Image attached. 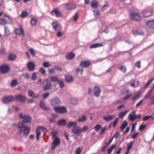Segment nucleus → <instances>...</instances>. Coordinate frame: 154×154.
Wrapping results in <instances>:
<instances>
[{
  "instance_id": "f257e3e1",
  "label": "nucleus",
  "mask_w": 154,
  "mask_h": 154,
  "mask_svg": "<svg viewBox=\"0 0 154 154\" xmlns=\"http://www.w3.org/2000/svg\"><path fill=\"white\" fill-rule=\"evenodd\" d=\"M130 18L135 22H139L141 20V17L138 12H131L130 14Z\"/></svg>"
},
{
  "instance_id": "f03ea898",
  "label": "nucleus",
  "mask_w": 154,
  "mask_h": 154,
  "mask_svg": "<svg viewBox=\"0 0 154 154\" xmlns=\"http://www.w3.org/2000/svg\"><path fill=\"white\" fill-rule=\"evenodd\" d=\"M20 119H22L23 122L24 123H30L32 120V117L29 115L20 113L19 115Z\"/></svg>"
},
{
  "instance_id": "7ed1b4c3",
  "label": "nucleus",
  "mask_w": 154,
  "mask_h": 154,
  "mask_svg": "<svg viewBox=\"0 0 154 154\" xmlns=\"http://www.w3.org/2000/svg\"><path fill=\"white\" fill-rule=\"evenodd\" d=\"M64 9L72 11L75 10L76 7V5L71 2L63 4L62 5Z\"/></svg>"
},
{
  "instance_id": "20e7f679",
  "label": "nucleus",
  "mask_w": 154,
  "mask_h": 154,
  "mask_svg": "<svg viewBox=\"0 0 154 154\" xmlns=\"http://www.w3.org/2000/svg\"><path fill=\"white\" fill-rule=\"evenodd\" d=\"M52 139L53 140L51 143L50 149L53 150L55 149L57 146L60 145V139L58 137H56L55 138Z\"/></svg>"
},
{
  "instance_id": "39448f33",
  "label": "nucleus",
  "mask_w": 154,
  "mask_h": 154,
  "mask_svg": "<svg viewBox=\"0 0 154 154\" xmlns=\"http://www.w3.org/2000/svg\"><path fill=\"white\" fill-rule=\"evenodd\" d=\"M53 109L55 112L60 114H64L67 112V109L64 106L54 107Z\"/></svg>"
},
{
  "instance_id": "423d86ee",
  "label": "nucleus",
  "mask_w": 154,
  "mask_h": 154,
  "mask_svg": "<svg viewBox=\"0 0 154 154\" xmlns=\"http://www.w3.org/2000/svg\"><path fill=\"white\" fill-rule=\"evenodd\" d=\"M153 13V11L151 8H146L143 11V16L144 17H149L152 16Z\"/></svg>"
},
{
  "instance_id": "0eeeda50",
  "label": "nucleus",
  "mask_w": 154,
  "mask_h": 154,
  "mask_svg": "<svg viewBox=\"0 0 154 154\" xmlns=\"http://www.w3.org/2000/svg\"><path fill=\"white\" fill-rule=\"evenodd\" d=\"M51 82L49 80L46 79L43 81V90L46 91L50 89L51 86Z\"/></svg>"
},
{
  "instance_id": "6e6552de",
  "label": "nucleus",
  "mask_w": 154,
  "mask_h": 154,
  "mask_svg": "<svg viewBox=\"0 0 154 154\" xmlns=\"http://www.w3.org/2000/svg\"><path fill=\"white\" fill-rule=\"evenodd\" d=\"M10 67L8 64L2 65L0 66V72L1 74H6L8 72Z\"/></svg>"
},
{
  "instance_id": "1a4fd4ad",
  "label": "nucleus",
  "mask_w": 154,
  "mask_h": 154,
  "mask_svg": "<svg viewBox=\"0 0 154 154\" xmlns=\"http://www.w3.org/2000/svg\"><path fill=\"white\" fill-rule=\"evenodd\" d=\"M14 98L12 95L5 96L2 99V101L4 103H8L14 101Z\"/></svg>"
},
{
  "instance_id": "9d476101",
  "label": "nucleus",
  "mask_w": 154,
  "mask_h": 154,
  "mask_svg": "<svg viewBox=\"0 0 154 154\" xmlns=\"http://www.w3.org/2000/svg\"><path fill=\"white\" fill-rule=\"evenodd\" d=\"M14 33L17 35L24 36V32L22 26L20 25L19 28H15L14 30Z\"/></svg>"
},
{
  "instance_id": "9b49d317",
  "label": "nucleus",
  "mask_w": 154,
  "mask_h": 154,
  "mask_svg": "<svg viewBox=\"0 0 154 154\" xmlns=\"http://www.w3.org/2000/svg\"><path fill=\"white\" fill-rule=\"evenodd\" d=\"M50 103L51 105L54 107H57L58 106L60 105L61 102L59 99L55 97L51 100Z\"/></svg>"
},
{
  "instance_id": "f8f14e48",
  "label": "nucleus",
  "mask_w": 154,
  "mask_h": 154,
  "mask_svg": "<svg viewBox=\"0 0 154 154\" xmlns=\"http://www.w3.org/2000/svg\"><path fill=\"white\" fill-rule=\"evenodd\" d=\"M52 16L55 15L57 17H62V14L57 8H55L53 9L50 12Z\"/></svg>"
},
{
  "instance_id": "ddd939ff",
  "label": "nucleus",
  "mask_w": 154,
  "mask_h": 154,
  "mask_svg": "<svg viewBox=\"0 0 154 154\" xmlns=\"http://www.w3.org/2000/svg\"><path fill=\"white\" fill-rule=\"evenodd\" d=\"M23 128V130L20 129V132L23 131V135L28 136L30 132V127L26 125Z\"/></svg>"
},
{
  "instance_id": "4468645a",
  "label": "nucleus",
  "mask_w": 154,
  "mask_h": 154,
  "mask_svg": "<svg viewBox=\"0 0 154 154\" xmlns=\"http://www.w3.org/2000/svg\"><path fill=\"white\" fill-rule=\"evenodd\" d=\"M72 131L75 135L79 136L82 132V129L79 127H75L72 129Z\"/></svg>"
},
{
  "instance_id": "2eb2a0df",
  "label": "nucleus",
  "mask_w": 154,
  "mask_h": 154,
  "mask_svg": "<svg viewBox=\"0 0 154 154\" xmlns=\"http://www.w3.org/2000/svg\"><path fill=\"white\" fill-rule=\"evenodd\" d=\"M15 100L21 102H24L26 100V97L21 94L17 95L15 96Z\"/></svg>"
},
{
  "instance_id": "dca6fc26",
  "label": "nucleus",
  "mask_w": 154,
  "mask_h": 154,
  "mask_svg": "<svg viewBox=\"0 0 154 154\" xmlns=\"http://www.w3.org/2000/svg\"><path fill=\"white\" fill-rule=\"evenodd\" d=\"M35 65L32 61H29L27 64V67L28 70L30 71H33L34 70Z\"/></svg>"
},
{
  "instance_id": "f3484780",
  "label": "nucleus",
  "mask_w": 154,
  "mask_h": 154,
  "mask_svg": "<svg viewBox=\"0 0 154 154\" xmlns=\"http://www.w3.org/2000/svg\"><path fill=\"white\" fill-rule=\"evenodd\" d=\"M94 95L97 97H99L101 92L100 88L98 86H95L94 88Z\"/></svg>"
},
{
  "instance_id": "a211bd4d",
  "label": "nucleus",
  "mask_w": 154,
  "mask_h": 154,
  "mask_svg": "<svg viewBox=\"0 0 154 154\" xmlns=\"http://www.w3.org/2000/svg\"><path fill=\"white\" fill-rule=\"evenodd\" d=\"M39 106L44 111H48L50 110V108L46 105L45 103L43 101H41L39 104Z\"/></svg>"
},
{
  "instance_id": "6ab92c4d",
  "label": "nucleus",
  "mask_w": 154,
  "mask_h": 154,
  "mask_svg": "<svg viewBox=\"0 0 154 154\" xmlns=\"http://www.w3.org/2000/svg\"><path fill=\"white\" fill-rule=\"evenodd\" d=\"M65 79L67 82L69 83L72 82L74 80V79L72 76L68 75H65Z\"/></svg>"
},
{
  "instance_id": "aec40b11",
  "label": "nucleus",
  "mask_w": 154,
  "mask_h": 154,
  "mask_svg": "<svg viewBox=\"0 0 154 154\" xmlns=\"http://www.w3.org/2000/svg\"><path fill=\"white\" fill-rule=\"evenodd\" d=\"M91 63L88 61H85L81 62L80 65L82 67L87 68L91 65Z\"/></svg>"
},
{
  "instance_id": "412c9836",
  "label": "nucleus",
  "mask_w": 154,
  "mask_h": 154,
  "mask_svg": "<svg viewBox=\"0 0 154 154\" xmlns=\"http://www.w3.org/2000/svg\"><path fill=\"white\" fill-rule=\"evenodd\" d=\"M146 24L149 27L154 29V20H147L146 22Z\"/></svg>"
},
{
  "instance_id": "4be33fe9",
  "label": "nucleus",
  "mask_w": 154,
  "mask_h": 154,
  "mask_svg": "<svg viewBox=\"0 0 154 154\" xmlns=\"http://www.w3.org/2000/svg\"><path fill=\"white\" fill-rule=\"evenodd\" d=\"M115 117V115H108L107 116H104L103 117V119L106 122H108Z\"/></svg>"
},
{
  "instance_id": "5701e85b",
  "label": "nucleus",
  "mask_w": 154,
  "mask_h": 154,
  "mask_svg": "<svg viewBox=\"0 0 154 154\" xmlns=\"http://www.w3.org/2000/svg\"><path fill=\"white\" fill-rule=\"evenodd\" d=\"M59 126H64L66 125V121L64 119L59 120L57 122Z\"/></svg>"
},
{
  "instance_id": "b1692460",
  "label": "nucleus",
  "mask_w": 154,
  "mask_h": 154,
  "mask_svg": "<svg viewBox=\"0 0 154 154\" xmlns=\"http://www.w3.org/2000/svg\"><path fill=\"white\" fill-rule=\"evenodd\" d=\"M103 45L101 43H97L91 45L89 47L91 49L95 48L98 47H103Z\"/></svg>"
},
{
  "instance_id": "393cba45",
  "label": "nucleus",
  "mask_w": 154,
  "mask_h": 154,
  "mask_svg": "<svg viewBox=\"0 0 154 154\" xmlns=\"http://www.w3.org/2000/svg\"><path fill=\"white\" fill-rule=\"evenodd\" d=\"M75 56V54L73 52H71L67 54L66 56V58L67 59H73Z\"/></svg>"
},
{
  "instance_id": "a878e982",
  "label": "nucleus",
  "mask_w": 154,
  "mask_h": 154,
  "mask_svg": "<svg viewBox=\"0 0 154 154\" xmlns=\"http://www.w3.org/2000/svg\"><path fill=\"white\" fill-rule=\"evenodd\" d=\"M8 60H9L12 61L15 60L16 59L17 57L15 54H14L12 53H10L8 56Z\"/></svg>"
},
{
  "instance_id": "bb28decb",
  "label": "nucleus",
  "mask_w": 154,
  "mask_h": 154,
  "mask_svg": "<svg viewBox=\"0 0 154 154\" xmlns=\"http://www.w3.org/2000/svg\"><path fill=\"white\" fill-rule=\"evenodd\" d=\"M76 125L77 123L75 122L71 121L69 122L68 123L67 127L69 129L72 127H76L75 126Z\"/></svg>"
},
{
  "instance_id": "cd10ccee",
  "label": "nucleus",
  "mask_w": 154,
  "mask_h": 154,
  "mask_svg": "<svg viewBox=\"0 0 154 154\" xmlns=\"http://www.w3.org/2000/svg\"><path fill=\"white\" fill-rule=\"evenodd\" d=\"M91 6L93 8H96L98 6L97 2L95 0H93L91 3Z\"/></svg>"
},
{
  "instance_id": "c85d7f7f",
  "label": "nucleus",
  "mask_w": 154,
  "mask_h": 154,
  "mask_svg": "<svg viewBox=\"0 0 154 154\" xmlns=\"http://www.w3.org/2000/svg\"><path fill=\"white\" fill-rule=\"evenodd\" d=\"M24 123L23 121L19 122L17 124V128L20 130L23 128L25 126L24 125Z\"/></svg>"
},
{
  "instance_id": "c756f323",
  "label": "nucleus",
  "mask_w": 154,
  "mask_h": 154,
  "mask_svg": "<svg viewBox=\"0 0 154 154\" xmlns=\"http://www.w3.org/2000/svg\"><path fill=\"white\" fill-rule=\"evenodd\" d=\"M59 23L57 22H53L51 23V25L53 27V28L54 30H56L59 26Z\"/></svg>"
},
{
  "instance_id": "7c9ffc66",
  "label": "nucleus",
  "mask_w": 154,
  "mask_h": 154,
  "mask_svg": "<svg viewBox=\"0 0 154 154\" xmlns=\"http://www.w3.org/2000/svg\"><path fill=\"white\" fill-rule=\"evenodd\" d=\"M86 119L85 116L82 115L81 117H79L77 120L79 122H82L85 121Z\"/></svg>"
},
{
  "instance_id": "2f4dec72",
  "label": "nucleus",
  "mask_w": 154,
  "mask_h": 154,
  "mask_svg": "<svg viewBox=\"0 0 154 154\" xmlns=\"http://www.w3.org/2000/svg\"><path fill=\"white\" fill-rule=\"evenodd\" d=\"M105 4L101 8V11H103L106 10L109 7V5L108 2H105Z\"/></svg>"
},
{
  "instance_id": "473e14b6",
  "label": "nucleus",
  "mask_w": 154,
  "mask_h": 154,
  "mask_svg": "<svg viewBox=\"0 0 154 154\" xmlns=\"http://www.w3.org/2000/svg\"><path fill=\"white\" fill-rule=\"evenodd\" d=\"M75 71L77 75H78L79 74L82 75L83 73L84 69L82 68L80 69L78 68L76 69Z\"/></svg>"
},
{
  "instance_id": "72a5a7b5",
  "label": "nucleus",
  "mask_w": 154,
  "mask_h": 154,
  "mask_svg": "<svg viewBox=\"0 0 154 154\" xmlns=\"http://www.w3.org/2000/svg\"><path fill=\"white\" fill-rule=\"evenodd\" d=\"M7 21L4 18L0 19V24L2 25H5L7 23Z\"/></svg>"
},
{
  "instance_id": "f704fd0d",
  "label": "nucleus",
  "mask_w": 154,
  "mask_h": 154,
  "mask_svg": "<svg viewBox=\"0 0 154 154\" xmlns=\"http://www.w3.org/2000/svg\"><path fill=\"white\" fill-rule=\"evenodd\" d=\"M36 133V138L37 140L38 141L39 140V136L41 134V132L38 129L36 128L35 130Z\"/></svg>"
},
{
  "instance_id": "c9c22d12",
  "label": "nucleus",
  "mask_w": 154,
  "mask_h": 154,
  "mask_svg": "<svg viewBox=\"0 0 154 154\" xmlns=\"http://www.w3.org/2000/svg\"><path fill=\"white\" fill-rule=\"evenodd\" d=\"M37 20L36 19L32 18L30 21V23L32 26H35L37 22Z\"/></svg>"
},
{
  "instance_id": "e433bc0d",
  "label": "nucleus",
  "mask_w": 154,
  "mask_h": 154,
  "mask_svg": "<svg viewBox=\"0 0 154 154\" xmlns=\"http://www.w3.org/2000/svg\"><path fill=\"white\" fill-rule=\"evenodd\" d=\"M115 147L116 145L114 144L111 146L107 150L108 152L107 154H110L112 150Z\"/></svg>"
},
{
  "instance_id": "4c0bfd02",
  "label": "nucleus",
  "mask_w": 154,
  "mask_h": 154,
  "mask_svg": "<svg viewBox=\"0 0 154 154\" xmlns=\"http://www.w3.org/2000/svg\"><path fill=\"white\" fill-rule=\"evenodd\" d=\"M119 69L123 73L126 72L127 71L126 68L125 66L123 65H121Z\"/></svg>"
},
{
  "instance_id": "58836bf2",
  "label": "nucleus",
  "mask_w": 154,
  "mask_h": 154,
  "mask_svg": "<svg viewBox=\"0 0 154 154\" xmlns=\"http://www.w3.org/2000/svg\"><path fill=\"white\" fill-rule=\"evenodd\" d=\"M58 131H55L54 132L52 131L50 133V134H51L52 139L55 138L56 137H58L57 135L58 134Z\"/></svg>"
},
{
  "instance_id": "ea45409f",
  "label": "nucleus",
  "mask_w": 154,
  "mask_h": 154,
  "mask_svg": "<svg viewBox=\"0 0 154 154\" xmlns=\"http://www.w3.org/2000/svg\"><path fill=\"white\" fill-rule=\"evenodd\" d=\"M18 84V83L17 80L15 79L12 81L11 82V87H13L17 85Z\"/></svg>"
},
{
  "instance_id": "a19ab883",
  "label": "nucleus",
  "mask_w": 154,
  "mask_h": 154,
  "mask_svg": "<svg viewBox=\"0 0 154 154\" xmlns=\"http://www.w3.org/2000/svg\"><path fill=\"white\" fill-rule=\"evenodd\" d=\"M128 112V110H126L120 113L119 115V117L120 118H122Z\"/></svg>"
},
{
  "instance_id": "79ce46f5",
  "label": "nucleus",
  "mask_w": 154,
  "mask_h": 154,
  "mask_svg": "<svg viewBox=\"0 0 154 154\" xmlns=\"http://www.w3.org/2000/svg\"><path fill=\"white\" fill-rule=\"evenodd\" d=\"M51 80L53 82H58L59 80L58 79L57 76H51L50 78Z\"/></svg>"
},
{
  "instance_id": "37998d69",
  "label": "nucleus",
  "mask_w": 154,
  "mask_h": 154,
  "mask_svg": "<svg viewBox=\"0 0 154 154\" xmlns=\"http://www.w3.org/2000/svg\"><path fill=\"white\" fill-rule=\"evenodd\" d=\"M0 54L1 55H5L6 54L5 48L4 47H2L0 51Z\"/></svg>"
},
{
  "instance_id": "c03bdc74",
  "label": "nucleus",
  "mask_w": 154,
  "mask_h": 154,
  "mask_svg": "<svg viewBox=\"0 0 154 154\" xmlns=\"http://www.w3.org/2000/svg\"><path fill=\"white\" fill-rule=\"evenodd\" d=\"M58 83L59 85V87L60 88H63L65 86V85L62 80H59L58 82Z\"/></svg>"
},
{
  "instance_id": "a18cd8bd",
  "label": "nucleus",
  "mask_w": 154,
  "mask_h": 154,
  "mask_svg": "<svg viewBox=\"0 0 154 154\" xmlns=\"http://www.w3.org/2000/svg\"><path fill=\"white\" fill-rule=\"evenodd\" d=\"M128 123L127 122H125V121L123 122V123L122 124V125L120 127V129H122L121 131H122L123 129L125 128V127L127 125Z\"/></svg>"
},
{
  "instance_id": "49530a36",
  "label": "nucleus",
  "mask_w": 154,
  "mask_h": 154,
  "mask_svg": "<svg viewBox=\"0 0 154 154\" xmlns=\"http://www.w3.org/2000/svg\"><path fill=\"white\" fill-rule=\"evenodd\" d=\"M28 14L27 12L26 11H23L21 14L20 16L22 18L26 17Z\"/></svg>"
},
{
  "instance_id": "de8ad7c7",
  "label": "nucleus",
  "mask_w": 154,
  "mask_h": 154,
  "mask_svg": "<svg viewBox=\"0 0 154 154\" xmlns=\"http://www.w3.org/2000/svg\"><path fill=\"white\" fill-rule=\"evenodd\" d=\"M132 32L133 35H143L144 34V33L143 32H139L138 30H137L136 32L133 31Z\"/></svg>"
},
{
  "instance_id": "09e8293b",
  "label": "nucleus",
  "mask_w": 154,
  "mask_h": 154,
  "mask_svg": "<svg viewBox=\"0 0 154 154\" xmlns=\"http://www.w3.org/2000/svg\"><path fill=\"white\" fill-rule=\"evenodd\" d=\"M82 149L80 147H79L77 148L75 151V154H80L82 152Z\"/></svg>"
},
{
  "instance_id": "8fccbe9b",
  "label": "nucleus",
  "mask_w": 154,
  "mask_h": 154,
  "mask_svg": "<svg viewBox=\"0 0 154 154\" xmlns=\"http://www.w3.org/2000/svg\"><path fill=\"white\" fill-rule=\"evenodd\" d=\"M102 128V125H100L98 124L96 125L94 128L95 130L96 131H98L99 130Z\"/></svg>"
},
{
  "instance_id": "3c124183",
  "label": "nucleus",
  "mask_w": 154,
  "mask_h": 154,
  "mask_svg": "<svg viewBox=\"0 0 154 154\" xmlns=\"http://www.w3.org/2000/svg\"><path fill=\"white\" fill-rule=\"evenodd\" d=\"M4 29L5 30V35H8L10 34V32L9 30L7 29L5 26H4Z\"/></svg>"
},
{
  "instance_id": "603ef678",
  "label": "nucleus",
  "mask_w": 154,
  "mask_h": 154,
  "mask_svg": "<svg viewBox=\"0 0 154 154\" xmlns=\"http://www.w3.org/2000/svg\"><path fill=\"white\" fill-rule=\"evenodd\" d=\"M42 65L45 67L48 68L51 66V65L48 62H44L43 63Z\"/></svg>"
},
{
  "instance_id": "864d4df0",
  "label": "nucleus",
  "mask_w": 154,
  "mask_h": 154,
  "mask_svg": "<svg viewBox=\"0 0 154 154\" xmlns=\"http://www.w3.org/2000/svg\"><path fill=\"white\" fill-rule=\"evenodd\" d=\"M78 15H79V12H78V11H77L75 13V14H74V15L73 17V20L74 21H75L78 19Z\"/></svg>"
},
{
  "instance_id": "5fc2aeb1",
  "label": "nucleus",
  "mask_w": 154,
  "mask_h": 154,
  "mask_svg": "<svg viewBox=\"0 0 154 154\" xmlns=\"http://www.w3.org/2000/svg\"><path fill=\"white\" fill-rule=\"evenodd\" d=\"M70 102L72 104L76 105L78 103V100L76 99H72L71 100Z\"/></svg>"
},
{
  "instance_id": "6e6d98bb",
  "label": "nucleus",
  "mask_w": 154,
  "mask_h": 154,
  "mask_svg": "<svg viewBox=\"0 0 154 154\" xmlns=\"http://www.w3.org/2000/svg\"><path fill=\"white\" fill-rule=\"evenodd\" d=\"M141 61L140 60L137 61L135 63V66L139 69L141 67Z\"/></svg>"
},
{
  "instance_id": "4d7b16f0",
  "label": "nucleus",
  "mask_w": 154,
  "mask_h": 154,
  "mask_svg": "<svg viewBox=\"0 0 154 154\" xmlns=\"http://www.w3.org/2000/svg\"><path fill=\"white\" fill-rule=\"evenodd\" d=\"M37 79L36 73L35 72H34L32 74L31 77V79L32 80H35Z\"/></svg>"
},
{
  "instance_id": "13d9d810",
  "label": "nucleus",
  "mask_w": 154,
  "mask_h": 154,
  "mask_svg": "<svg viewBox=\"0 0 154 154\" xmlns=\"http://www.w3.org/2000/svg\"><path fill=\"white\" fill-rule=\"evenodd\" d=\"M39 72L42 74L45 75L46 74V71L43 68H41L39 69Z\"/></svg>"
},
{
  "instance_id": "bf43d9fd",
  "label": "nucleus",
  "mask_w": 154,
  "mask_h": 154,
  "mask_svg": "<svg viewBox=\"0 0 154 154\" xmlns=\"http://www.w3.org/2000/svg\"><path fill=\"white\" fill-rule=\"evenodd\" d=\"M152 117V116H145L143 118V121H146Z\"/></svg>"
},
{
  "instance_id": "052dcab7",
  "label": "nucleus",
  "mask_w": 154,
  "mask_h": 154,
  "mask_svg": "<svg viewBox=\"0 0 154 154\" xmlns=\"http://www.w3.org/2000/svg\"><path fill=\"white\" fill-rule=\"evenodd\" d=\"M128 118L130 120L134 121L135 119V116H132L131 114H130L128 115Z\"/></svg>"
},
{
  "instance_id": "680f3d73",
  "label": "nucleus",
  "mask_w": 154,
  "mask_h": 154,
  "mask_svg": "<svg viewBox=\"0 0 154 154\" xmlns=\"http://www.w3.org/2000/svg\"><path fill=\"white\" fill-rule=\"evenodd\" d=\"M152 93V89L149 90L147 94L145 95V97L147 98H148L151 94Z\"/></svg>"
},
{
  "instance_id": "e2e57ef3",
  "label": "nucleus",
  "mask_w": 154,
  "mask_h": 154,
  "mask_svg": "<svg viewBox=\"0 0 154 154\" xmlns=\"http://www.w3.org/2000/svg\"><path fill=\"white\" fill-rule=\"evenodd\" d=\"M119 119L118 118H116L113 122V126L115 127L116 126L117 123Z\"/></svg>"
},
{
  "instance_id": "0e129e2a",
  "label": "nucleus",
  "mask_w": 154,
  "mask_h": 154,
  "mask_svg": "<svg viewBox=\"0 0 154 154\" xmlns=\"http://www.w3.org/2000/svg\"><path fill=\"white\" fill-rule=\"evenodd\" d=\"M34 93V92L31 90H29L28 92V94L30 97H32Z\"/></svg>"
},
{
  "instance_id": "69168bd1",
  "label": "nucleus",
  "mask_w": 154,
  "mask_h": 154,
  "mask_svg": "<svg viewBox=\"0 0 154 154\" xmlns=\"http://www.w3.org/2000/svg\"><path fill=\"white\" fill-rule=\"evenodd\" d=\"M133 142V141H132V142H129V145L128 146L127 148V150L129 151L130 150V149H131V147L133 145V144H132Z\"/></svg>"
},
{
  "instance_id": "338daca9",
  "label": "nucleus",
  "mask_w": 154,
  "mask_h": 154,
  "mask_svg": "<svg viewBox=\"0 0 154 154\" xmlns=\"http://www.w3.org/2000/svg\"><path fill=\"white\" fill-rule=\"evenodd\" d=\"M88 129V127L87 125L84 126L82 129V132H85L87 131Z\"/></svg>"
},
{
  "instance_id": "774afa93",
  "label": "nucleus",
  "mask_w": 154,
  "mask_h": 154,
  "mask_svg": "<svg viewBox=\"0 0 154 154\" xmlns=\"http://www.w3.org/2000/svg\"><path fill=\"white\" fill-rule=\"evenodd\" d=\"M146 125H140L139 128V130L140 131H142L144 129V128L146 127Z\"/></svg>"
}]
</instances>
